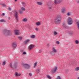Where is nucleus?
<instances>
[{
    "mask_svg": "<svg viewBox=\"0 0 79 79\" xmlns=\"http://www.w3.org/2000/svg\"><path fill=\"white\" fill-rule=\"evenodd\" d=\"M67 15L68 16H69L70 15V14L69 13H67Z\"/></svg>",
    "mask_w": 79,
    "mask_h": 79,
    "instance_id": "obj_39",
    "label": "nucleus"
},
{
    "mask_svg": "<svg viewBox=\"0 0 79 79\" xmlns=\"http://www.w3.org/2000/svg\"><path fill=\"white\" fill-rule=\"evenodd\" d=\"M78 22H79V20L78 21Z\"/></svg>",
    "mask_w": 79,
    "mask_h": 79,
    "instance_id": "obj_49",
    "label": "nucleus"
},
{
    "mask_svg": "<svg viewBox=\"0 0 79 79\" xmlns=\"http://www.w3.org/2000/svg\"><path fill=\"white\" fill-rule=\"evenodd\" d=\"M54 35H56L57 34V32L56 31H54Z\"/></svg>",
    "mask_w": 79,
    "mask_h": 79,
    "instance_id": "obj_32",
    "label": "nucleus"
},
{
    "mask_svg": "<svg viewBox=\"0 0 79 79\" xmlns=\"http://www.w3.org/2000/svg\"><path fill=\"white\" fill-rule=\"evenodd\" d=\"M21 10H22V11H25V8H24L23 7H22L21 8Z\"/></svg>",
    "mask_w": 79,
    "mask_h": 79,
    "instance_id": "obj_30",
    "label": "nucleus"
},
{
    "mask_svg": "<svg viewBox=\"0 0 79 79\" xmlns=\"http://www.w3.org/2000/svg\"><path fill=\"white\" fill-rule=\"evenodd\" d=\"M15 0V2H17V0Z\"/></svg>",
    "mask_w": 79,
    "mask_h": 79,
    "instance_id": "obj_46",
    "label": "nucleus"
},
{
    "mask_svg": "<svg viewBox=\"0 0 79 79\" xmlns=\"http://www.w3.org/2000/svg\"><path fill=\"white\" fill-rule=\"evenodd\" d=\"M18 17H17V18L16 17H15V19H16V20L17 21H18Z\"/></svg>",
    "mask_w": 79,
    "mask_h": 79,
    "instance_id": "obj_36",
    "label": "nucleus"
},
{
    "mask_svg": "<svg viewBox=\"0 0 79 79\" xmlns=\"http://www.w3.org/2000/svg\"><path fill=\"white\" fill-rule=\"evenodd\" d=\"M1 64V62L0 61V64Z\"/></svg>",
    "mask_w": 79,
    "mask_h": 79,
    "instance_id": "obj_48",
    "label": "nucleus"
},
{
    "mask_svg": "<svg viewBox=\"0 0 79 79\" xmlns=\"http://www.w3.org/2000/svg\"><path fill=\"white\" fill-rule=\"evenodd\" d=\"M31 38H33L34 39L35 37V35H33L31 36Z\"/></svg>",
    "mask_w": 79,
    "mask_h": 79,
    "instance_id": "obj_24",
    "label": "nucleus"
},
{
    "mask_svg": "<svg viewBox=\"0 0 79 79\" xmlns=\"http://www.w3.org/2000/svg\"><path fill=\"white\" fill-rule=\"evenodd\" d=\"M76 24L77 26L78 29L79 30V22H77Z\"/></svg>",
    "mask_w": 79,
    "mask_h": 79,
    "instance_id": "obj_23",
    "label": "nucleus"
},
{
    "mask_svg": "<svg viewBox=\"0 0 79 79\" xmlns=\"http://www.w3.org/2000/svg\"><path fill=\"white\" fill-rule=\"evenodd\" d=\"M23 22H26L27 21V19L24 18L23 19Z\"/></svg>",
    "mask_w": 79,
    "mask_h": 79,
    "instance_id": "obj_22",
    "label": "nucleus"
},
{
    "mask_svg": "<svg viewBox=\"0 0 79 79\" xmlns=\"http://www.w3.org/2000/svg\"><path fill=\"white\" fill-rule=\"evenodd\" d=\"M39 53H42V50H40V51H39Z\"/></svg>",
    "mask_w": 79,
    "mask_h": 79,
    "instance_id": "obj_38",
    "label": "nucleus"
},
{
    "mask_svg": "<svg viewBox=\"0 0 79 79\" xmlns=\"http://www.w3.org/2000/svg\"><path fill=\"white\" fill-rule=\"evenodd\" d=\"M52 52H55V53H56V50H55V48H52Z\"/></svg>",
    "mask_w": 79,
    "mask_h": 79,
    "instance_id": "obj_15",
    "label": "nucleus"
},
{
    "mask_svg": "<svg viewBox=\"0 0 79 79\" xmlns=\"http://www.w3.org/2000/svg\"><path fill=\"white\" fill-rule=\"evenodd\" d=\"M52 2H49L48 3V6L49 8V9H52Z\"/></svg>",
    "mask_w": 79,
    "mask_h": 79,
    "instance_id": "obj_5",
    "label": "nucleus"
},
{
    "mask_svg": "<svg viewBox=\"0 0 79 79\" xmlns=\"http://www.w3.org/2000/svg\"><path fill=\"white\" fill-rule=\"evenodd\" d=\"M2 16H4V15H5V13H2Z\"/></svg>",
    "mask_w": 79,
    "mask_h": 79,
    "instance_id": "obj_42",
    "label": "nucleus"
},
{
    "mask_svg": "<svg viewBox=\"0 0 79 79\" xmlns=\"http://www.w3.org/2000/svg\"><path fill=\"white\" fill-rule=\"evenodd\" d=\"M18 38L19 39V40H22L23 39V38L21 37H18Z\"/></svg>",
    "mask_w": 79,
    "mask_h": 79,
    "instance_id": "obj_26",
    "label": "nucleus"
},
{
    "mask_svg": "<svg viewBox=\"0 0 79 79\" xmlns=\"http://www.w3.org/2000/svg\"><path fill=\"white\" fill-rule=\"evenodd\" d=\"M0 22H2L3 23H5L6 21L4 19H1L0 20Z\"/></svg>",
    "mask_w": 79,
    "mask_h": 79,
    "instance_id": "obj_21",
    "label": "nucleus"
},
{
    "mask_svg": "<svg viewBox=\"0 0 79 79\" xmlns=\"http://www.w3.org/2000/svg\"><path fill=\"white\" fill-rule=\"evenodd\" d=\"M48 46V47H49V46Z\"/></svg>",
    "mask_w": 79,
    "mask_h": 79,
    "instance_id": "obj_50",
    "label": "nucleus"
},
{
    "mask_svg": "<svg viewBox=\"0 0 79 79\" xmlns=\"http://www.w3.org/2000/svg\"><path fill=\"white\" fill-rule=\"evenodd\" d=\"M37 66V63L35 62V64H34V67H35V66Z\"/></svg>",
    "mask_w": 79,
    "mask_h": 79,
    "instance_id": "obj_33",
    "label": "nucleus"
},
{
    "mask_svg": "<svg viewBox=\"0 0 79 79\" xmlns=\"http://www.w3.org/2000/svg\"><path fill=\"white\" fill-rule=\"evenodd\" d=\"M61 22V18L57 17L56 19L55 20L54 23L55 24H59Z\"/></svg>",
    "mask_w": 79,
    "mask_h": 79,
    "instance_id": "obj_2",
    "label": "nucleus"
},
{
    "mask_svg": "<svg viewBox=\"0 0 79 79\" xmlns=\"http://www.w3.org/2000/svg\"><path fill=\"white\" fill-rule=\"evenodd\" d=\"M3 32L5 35H10L12 34V33L7 30H4Z\"/></svg>",
    "mask_w": 79,
    "mask_h": 79,
    "instance_id": "obj_1",
    "label": "nucleus"
},
{
    "mask_svg": "<svg viewBox=\"0 0 79 79\" xmlns=\"http://www.w3.org/2000/svg\"><path fill=\"white\" fill-rule=\"evenodd\" d=\"M10 67L11 68H12V69H14V68H16L17 67V64L15 63L13 65V67L12 66L11 64H10Z\"/></svg>",
    "mask_w": 79,
    "mask_h": 79,
    "instance_id": "obj_6",
    "label": "nucleus"
},
{
    "mask_svg": "<svg viewBox=\"0 0 79 79\" xmlns=\"http://www.w3.org/2000/svg\"><path fill=\"white\" fill-rule=\"evenodd\" d=\"M56 44H57L58 45L60 44V42L58 41H56Z\"/></svg>",
    "mask_w": 79,
    "mask_h": 79,
    "instance_id": "obj_31",
    "label": "nucleus"
},
{
    "mask_svg": "<svg viewBox=\"0 0 79 79\" xmlns=\"http://www.w3.org/2000/svg\"><path fill=\"white\" fill-rule=\"evenodd\" d=\"M77 3H79V1H77Z\"/></svg>",
    "mask_w": 79,
    "mask_h": 79,
    "instance_id": "obj_44",
    "label": "nucleus"
},
{
    "mask_svg": "<svg viewBox=\"0 0 79 79\" xmlns=\"http://www.w3.org/2000/svg\"><path fill=\"white\" fill-rule=\"evenodd\" d=\"M14 15L15 18L18 17V12L16 11H15L14 13Z\"/></svg>",
    "mask_w": 79,
    "mask_h": 79,
    "instance_id": "obj_9",
    "label": "nucleus"
},
{
    "mask_svg": "<svg viewBox=\"0 0 79 79\" xmlns=\"http://www.w3.org/2000/svg\"><path fill=\"white\" fill-rule=\"evenodd\" d=\"M61 2H60V0H55V4H58V3H60Z\"/></svg>",
    "mask_w": 79,
    "mask_h": 79,
    "instance_id": "obj_11",
    "label": "nucleus"
},
{
    "mask_svg": "<svg viewBox=\"0 0 79 79\" xmlns=\"http://www.w3.org/2000/svg\"><path fill=\"white\" fill-rule=\"evenodd\" d=\"M36 73H39L40 72V69H38L36 70Z\"/></svg>",
    "mask_w": 79,
    "mask_h": 79,
    "instance_id": "obj_17",
    "label": "nucleus"
},
{
    "mask_svg": "<svg viewBox=\"0 0 79 79\" xmlns=\"http://www.w3.org/2000/svg\"><path fill=\"white\" fill-rule=\"evenodd\" d=\"M79 70V67H77L75 69V71H78Z\"/></svg>",
    "mask_w": 79,
    "mask_h": 79,
    "instance_id": "obj_19",
    "label": "nucleus"
},
{
    "mask_svg": "<svg viewBox=\"0 0 79 79\" xmlns=\"http://www.w3.org/2000/svg\"><path fill=\"white\" fill-rule=\"evenodd\" d=\"M14 32L15 35H19V34H21V33L19 32V30H15L14 31Z\"/></svg>",
    "mask_w": 79,
    "mask_h": 79,
    "instance_id": "obj_7",
    "label": "nucleus"
},
{
    "mask_svg": "<svg viewBox=\"0 0 79 79\" xmlns=\"http://www.w3.org/2000/svg\"><path fill=\"white\" fill-rule=\"evenodd\" d=\"M40 25V23L39 22H36V26H39Z\"/></svg>",
    "mask_w": 79,
    "mask_h": 79,
    "instance_id": "obj_18",
    "label": "nucleus"
},
{
    "mask_svg": "<svg viewBox=\"0 0 79 79\" xmlns=\"http://www.w3.org/2000/svg\"><path fill=\"white\" fill-rule=\"evenodd\" d=\"M67 23L68 24H69V25L72 24L73 23V20L72 19H71L70 17L68 18Z\"/></svg>",
    "mask_w": 79,
    "mask_h": 79,
    "instance_id": "obj_3",
    "label": "nucleus"
},
{
    "mask_svg": "<svg viewBox=\"0 0 79 79\" xmlns=\"http://www.w3.org/2000/svg\"><path fill=\"white\" fill-rule=\"evenodd\" d=\"M29 42V40H27L24 41V44L26 45H27V42Z\"/></svg>",
    "mask_w": 79,
    "mask_h": 79,
    "instance_id": "obj_13",
    "label": "nucleus"
},
{
    "mask_svg": "<svg viewBox=\"0 0 79 79\" xmlns=\"http://www.w3.org/2000/svg\"><path fill=\"white\" fill-rule=\"evenodd\" d=\"M19 13H20V14H23V11H22V10H19Z\"/></svg>",
    "mask_w": 79,
    "mask_h": 79,
    "instance_id": "obj_28",
    "label": "nucleus"
},
{
    "mask_svg": "<svg viewBox=\"0 0 79 79\" xmlns=\"http://www.w3.org/2000/svg\"><path fill=\"white\" fill-rule=\"evenodd\" d=\"M36 3L37 5H42V2H37Z\"/></svg>",
    "mask_w": 79,
    "mask_h": 79,
    "instance_id": "obj_14",
    "label": "nucleus"
},
{
    "mask_svg": "<svg viewBox=\"0 0 79 79\" xmlns=\"http://www.w3.org/2000/svg\"><path fill=\"white\" fill-rule=\"evenodd\" d=\"M12 47H13L14 49L16 48V47H17V44L15 43H13L12 44Z\"/></svg>",
    "mask_w": 79,
    "mask_h": 79,
    "instance_id": "obj_10",
    "label": "nucleus"
},
{
    "mask_svg": "<svg viewBox=\"0 0 79 79\" xmlns=\"http://www.w3.org/2000/svg\"><path fill=\"white\" fill-rule=\"evenodd\" d=\"M61 11L63 13H64L66 12V10H65V9H62Z\"/></svg>",
    "mask_w": 79,
    "mask_h": 79,
    "instance_id": "obj_16",
    "label": "nucleus"
},
{
    "mask_svg": "<svg viewBox=\"0 0 79 79\" xmlns=\"http://www.w3.org/2000/svg\"><path fill=\"white\" fill-rule=\"evenodd\" d=\"M6 64V62L5 61H4L2 62V65H3V66H4V65H5Z\"/></svg>",
    "mask_w": 79,
    "mask_h": 79,
    "instance_id": "obj_20",
    "label": "nucleus"
},
{
    "mask_svg": "<svg viewBox=\"0 0 79 79\" xmlns=\"http://www.w3.org/2000/svg\"><path fill=\"white\" fill-rule=\"evenodd\" d=\"M21 76V74H18V76Z\"/></svg>",
    "mask_w": 79,
    "mask_h": 79,
    "instance_id": "obj_41",
    "label": "nucleus"
},
{
    "mask_svg": "<svg viewBox=\"0 0 79 79\" xmlns=\"http://www.w3.org/2000/svg\"><path fill=\"white\" fill-rule=\"evenodd\" d=\"M22 64L23 66L25 68H27V69H29V68L30 66L29 65H28V64H24L23 63Z\"/></svg>",
    "mask_w": 79,
    "mask_h": 79,
    "instance_id": "obj_8",
    "label": "nucleus"
},
{
    "mask_svg": "<svg viewBox=\"0 0 79 79\" xmlns=\"http://www.w3.org/2000/svg\"><path fill=\"white\" fill-rule=\"evenodd\" d=\"M75 43L77 44H78L79 43V42L77 40H75Z\"/></svg>",
    "mask_w": 79,
    "mask_h": 79,
    "instance_id": "obj_25",
    "label": "nucleus"
},
{
    "mask_svg": "<svg viewBox=\"0 0 79 79\" xmlns=\"http://www.w3.org/2000/svg\"><path fill=\"white\" fill-rule=\"evenodd\" d=\"M57 70V67H55L53 68L51 70V72L52 73H55Z\"/></svg>",
    "mask_w": 79,
    "mask_h": 79,
    "instance_id": "obj_4",
    "label": "nucleus"
},
{
    "mask_svg": "<svg viewBox=\"0 0 79 79\" xmlns=\"http://www.w3.org/2000/svg\"><path fill=\"white\" fill-rule=\"evenodd\" d=\"M18 73H15V76H18Z\"/></svg>",
    "mask_w": 79,
    "mask_h": 79,
    "instance_id": "obj_34",
    "label": "nucleus"
},
{
    "mask_svg": "<svg viewBox=\"0 0 79 79\" xmlns=\"http://www.w3.org/2000/svg\"><path fill=\"white\" fill-rule=\"evenodd\" d=\"M29 75H30V76H32V73H29Z\"/></svg>",
    "mask_w": 79,
    "mask_h": 79,
    "instance_id": "obj_40",
    "label": "nucleus"
},
{
    "mask_svg": "<svg viewBox=\"0 0 79 79\" xmlns=\"http://www.w3.org/2000/svg\"><path fill=\"white\" fill-rule=\"evenodd\" d=\"M9 10H11V8H10V7H9Z\"/></svg>",
    "mask_w": 79,
    "mask_h": 79,
    "instance_id": "obj_45",
    "label": "nucleus"
},
{
    "mask_svg": "<svg viewBox=\"0 0 79 79\" xmlns=\"http://www.w3.org/2000/svg\"><path fill=\"white\" fill-rule=\"evenodd\" d=\"M77 79H79V77H78Z\"/></svg>",
    "mask_w": 79,
    "mask_h": 79,
    "instance_id": "obj_47",
    "label": "nucleus"
},
{
    "mask_svg": "<svg viewBox=\"0 0 79 79\" xmlns=\"http://www.w3.org/2000/svg\"><path fill=\"white\" fill-rule=\"evenodd\" d=\"M35 29L36 31H39V29L37 28H35Z\"/></svg>",
    "mask_w": 79,
    "mask_h": 79,
    "instance_id": "obj_37",
    "label": "nucleus"
},
{
    "mask_svg": "<svg viewBox=\"0 0 79 79\" xmlns=\"http://www.w3.org/2000/svg\"><path fill=\"white\" fill-rule=\"evenodd\" d=\"M47 77H48V79H51V78H52V77H51L50 76H49V75H48L47 76Z\"/></svg>",
    "mask_w": 79,
    "mask_h": 79,
    "instance_id": "obj_29",
    "label": "nucleus"
},
{
    "mask_svg": "<svg viewBox=\"0 0 79 79\" xmlns=\"http://www.w3.org/2000/svg\"><path fill=\"white\" fill-rule=\"evenodd\" d=\"M26 52H23L22 55H26Z\"/></svg>",
    "mask_w": 79,
    "mask_h": 79,
    "instance_id": "obj_35",
    "label": "nucleus"
},
{
    "mask_svg": "<svg viewBox=\"0 0 79 79\" xmlns=\"http://www.w3.org/2000/svg\"><path fill=\"white\" fill-rule=\"evenodd\" d=\"M33 47H34V45H31L29 46V49L30 50H31Z\"/></svg>",
    "mask_w": 79,
    "mask_h": 79,
    "instance_id": "obj_12",
    "label": "nucleus"
},
{
    "mask_svg": "<svg viewBox=\"0 0 79 79\" xmlns=\"http://www.w3.org/2000/svg\"><path fill=\"white\" fill-rule=\"evenodd\" d=\"M2 5L3 6H6V5H5V4H2Z\"/></svg>",
    "mask_w": 79,
    "mask_h": 79,
    "instance_id": "obj_43",
    "label": "nucleus"
},
{
    "mask_svg": "<svg viewBox=\"0 0 79 79\" xmlns=\"http://www.w3.org/2000/svg\"><path fill=\"white\" fill-rule=\"evenodd\" d=\"M63 27L64 28H66V26L64 24L63 25Z\"/></svg>",
    "mask_w": 79,
    "mask_h": 79,
    "instance_id": "obj_27",
    "label": "nucleus"
}]
</instances>
